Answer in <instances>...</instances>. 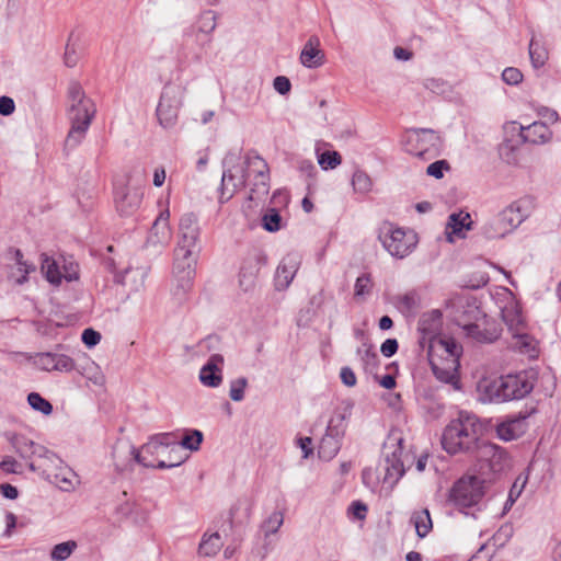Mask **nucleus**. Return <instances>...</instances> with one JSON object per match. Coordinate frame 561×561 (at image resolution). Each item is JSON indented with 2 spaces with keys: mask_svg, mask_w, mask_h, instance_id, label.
<instances>
[{
  "mask_svg": "<svg viewBox=\"0 0 561 561\" xmlns=\"http://www.w3.org/2000/svg\"><path fill=\"white\" fill-rule=\"evenodd\" d=\"M465 317L461 325L467 336L480 343H492L500 337L501 330L476 304L468 305Z\"/></svg>",
  "mask_w": 561,
  "mask_h": 561,
  "instance_id": "obj_10",
  "label": "nucleus"
},
{
  "mask_svg": "<svg viewBox=\"0 0 561 561\" xmlns=\"http://www.w3.org/2000/svg\"><path fill=\"white\" fill-rule=\"evenodd\" d=\"M147 270L145 267L127 268L118 275L119 282L126 286H130L134 290H139L145 283Z\"/></svg>",
  "mask_w": 561,
  "mask_h": 561,
  "instance_id": "obj_31",
  "label": "nucleus"
},
{
  "mask_svg": "<svg viewBox=\"0 0 561 561\" xmlns=\"http://www.w3.org/2000/svg\"><path fill=\"white\" fill-rule=\"evenodd\" d=\"M270 180L267 162L255 153H247V182L251 186L249 198L263 201L270 193Z\"/></svg>",
  "mask_w": 561,
  "mask_h": 561,
  "instance_id": "obj_13",
  "label": "nucleus"
},
{
  "mask_svg": "<svg viewBox=\"0 0 561 561\" xmlns=\"http://www.w3.org/2000/svg\"><path fill=\"white\" fill-rule=\"evenodd\" d=\"M531 202L520 198L511 203L496 216L486 221L482 228L488 239L504 238L513 232L530 214Z\"/></svg>",
  "mask_w": 561,
  "mask_h": 561,
  "instance_id": "obj_6",
  "label": "nucleus"
},
{
  "mask_svg": "<svg viewBox=\"0 0 561 561\" xmlns=\"http://www.w3.org/2000/svg\"><path fill=\"white\" fill-rule=\"evenodd\" d=\"M300 62L307 68H318L324 62V53L320 49V39L311 36L300 53Z\"/></svg>",
  "mask_w": 561,
  "mask_h": 561,
  "instance_id": "obj_27",
  "label": "nucleus"
},
{
  "mask_svg": "<svg viewBox=\"0 0 561 561\" xmlns=\"http://www.w3.org/2000/svg\"><path fill=\"white\" fill-rule=\"evenodd\" d=\"M474 278L469 280V286L471 288H480L488 284L489 275L484 272H478L474 275Z\"/></svg>",
  "mask_w": 561,
  "mask_h": 561,
  "instance_id": "obj_64",
  "label": "nucleus"
},
{
  "mask_svg": "<svg viewBox=\"0 0 561 561\" xmlns=\"http://www.w3.org/2000/svg\"><path fill=\"white\" fill-rule=\"evenodd\" d=\"M520 137L524 142L531 145H545L552 139V131L543 122H534L527 126H520Z\"/></svg>",
  "mask_w": 561,
  "mask_h": 561,
  "instance_id": "obj_25",
  "label": "nucleus"
},
{
  "mask_svg": "<svg viewBox=\"0 0 561 561\" xmlns=\"http://www.w3.org/2000/svg\"><path fill=\"white\" fill-rule=\"evenodd\" d=\"M371 288V279L369 275H362L356 279L354 290L356 297H362L367 295Z\"/></svg>",
  "mask_w": 561,
  "mask_h": 561,
  "instance_id": "obj_51",
  "label": "nucleus"
},
{
  "mask_svg": "<svg viewBox=\"0 0 561 561\" xmlns=\"http://www.w3.org/2000/svg\"><path fill=\"white\" fill-rule=\"evenodd\" d=\"M340 448L341 440L324 434L320 442L318 454L320 458L331 460L339 453Z\"/></svg>",
  "mask_w": 561,
  "mask_h": 561,
  "instance_id": "obj_36",
  "label": "nucleus"
},
{
  "mask_svg": "<svg viewBox=\"0 0 561 561\" xmlns=\"http://www.w3.org/2000/svg\"><path fill=\"white\" fill-rule=\"evenodd\" d=\"M124 444H127V443L126 442L117 443L113 449V460H114L115 467L118 471L131 469L133 463L137 462L136 458L129 459L125 454L119 455V453H117L118 448L121 446H123Z\"/></svg>",
  "mask_w": 561,
  "mask_h": 561,
  "instance_id": "obj_45",
  "label": "nucleus"
},
{
  "mask_svg": "<svg viewBox=\"0 0 561 561\" xmlns=\"http://www.w3.org/2000/svg\"><path fill=\"white\" fill-rule=\"evenodd\" d=\"M32 364L43 371L69 373L76 368L73 359L66 354L38 353L31 357Z\"/></svg>",
  "mask_w": 561,
  "mask_h": 561,
  "instance_id": "obj_17",
  "label": "nucleus"
},
{
  "mask_svg": "<svg viewBox=\"0 0 561 561\" xmlns=\"http://www.w3.org/2000/svg\"><path fill=\"white\" fill-rule=\"evenodd\" d=\"M428 344V360L432 370L437 379L443 382L450 383L458 390L459 377V358L462 347L453 337H431Z\"/></svg>",
  "mask_w": 561,
  "mask_h": 561,
  "instance_id": "obj_3",
  "label": "nucleus"
},
{
  "mask_svg": "<svg viewBox=\"0 0 561 561\" xmlns=\"http://www.w3.org/2000/svg\"><path fill=\"white\" fill-rule=\"evenodd\" d=\"M529 56L535 68H540L546 64L547 53L540 47L536 46L533 42L529 45Z\"/></svg>",
  "mask_w": 561,
  "mask_h": 561,
  "instance_id": "obj_49",
  "label": "nucleus"
},
{
  "mask_svg": "<svg viewBox=\"0 0 561 561\" xmlns=\"http://www.w3.org/2000/svg\"><path fill=\"white\" fill-rule=\"evenodd\" d=\"M443 314L434 309L422 314L419 320V331L422 334L421 344L430 343L431 337H439L437 333L442 329Z\"/></svg>",
  "mask_w": 561,
  "mask_h": 561,
  "instance_id": "obj_26",
  "label": "nucleus"
},
{
  "mask_svg": "<svg viewBox=\"0 0 561 561\" xmlns=\"http://www.w3.org/2000/svg\"><path fill=\"white\" fill-rule=\"evenodd\" d=\"M185 92L186 88L180 83L172 82L163 87L156 108V116L162 128L170 129L176 125Z\"/></svg>",
  "mask_w": 561,
  "mask_h": 561,
  "instance_id": "obj_9",
  "label": "nucleus"
},
{
  "mask_svg": "<svg viewBox=\"0 0 561 561\" xmlns=\"http://www.w3.org/2000/svg\"><path fill=\"white\" fill-rule=\"evenodd\" d=\"M170 210L164 208L160 211L158 217L152 224L147 243L156 248H164L169 244L172 238V230L170 227Z\"/></svg>",
  "mask_w": 561,
  "mask_h": 561,
  "instance_id": "obj_20",
  "label": "nucleus"
},
{
  "mask_svg": "<svg viewBox=\"0 0 561 561\" xmlns=\"http://www.w3.org/2000/svg\"><path fill=\"white\" fill-rule=\"evenodd\" d=\"M403 439L400 435L391 434L383 445L385 459L380 463L382 483L393 486L404 473V460L402 459Z\"/></svg>",
  "mask_w": 561,
  "mask_h": 561,
  "instance_id": "obj_12",
  "label": "nucleus"
},
{
  "mask_svg": "<svg viewBox=\"0 0 561 561\" xmlns=\"http://www.w3.org/2000/svg\"><path fill=\"white\" fill-rule=\"evenodd\" d=\"M219 345H220L219 339L217 336L210 335V336H207L206 339L202 340L198 343V348L203 354H205V353H211V352L218 351Z\"/></svg>",
  "mask_w": 561,
  "mask_h": 561,
  "instance_id": "obj_53",
  "label": "nucleus"
},
{
  "mask_svg": "<svg viewBox=\"0 0 561 561\" xmlns=\"http://www.w3.org/2000/svg\"><path fill=\"white\" fill-rule=\"evenodd\" d=\"M78 371L96 386H102L105 381L99 365L90 358L85 359L84 364L78 368Z\"/></svg>",
  "mask_w": 561,
  "mask_h": 561,
  "instance_id": "obj_34",
  "label": "nucleus"
},
{
  "mask_svg": "<svg viewBox=\"0 0 561 561\" xmlns=\"http://www.w3.org/2000/svg\"><path fill=\"white\" fill-rule=\"evenodd\" d=\"M471 227L472 220L469 213H453L449 215L445 228L446 240L453 243L456 241V239L465 238L467 231L471 230Z\"/></svg>",
  "mask_w": 561,
  "mask_h": 561,
  "instance_id": "obj_24",
  "label": "nucleus"
},
{
  "mask_svg": "<svg viewBox=\"0 0 561 561\" xmlns=\"http://www.w3.org/2000/svg\"><path fill=\"white\" fill-rule=\"evenodd\" d=\"M201 229L197 217L187 213L179 222V236L173 257V277L178 295H184L193 287L198 254Z\"/></svg>",
  "mask_w": 561,
  "mask_h": 561,
  "instance_id": "obj_2",
  "label": "nucleus"
},
{
  "mask_svg": "<svg viewBox=\"0 0 561 561\" xmlns=\"http://www.w3.org/2000/svg\"><path fill=\"white\" fill-rule=\"evenodd\" d=\"M378 239L391 256L400 260L410 255L419 242L413 230L396 227L390 222L380 226Z\"/></svg>",
  "mask_w": 561,
  "mask_h": 561,
  "instance_id": "obj_7",
  "label": "nucleus"
},
{
  "mask_svg": "<svg viewBox=\"0 0 561 561\" xmlns=\"http://www.w3.org/2000/svg\"><path fill=\"white\" fill-rule=\"evenodd\" d=\"M284 523V516L280 512H273L263 524L265 536L276 534Z\"/></svg>",
  "mask_w": 561,
  "mask_h": 561,
  "instance_id": "obj_46",
  "label": "nucleus"
},
{
  "mask_svg": "<svg viewBox=\"0 0 561 561\" xmlns=\"http://www.w3.org/2000/svg\"><path fill=\"white\" fill-rule=\"evenodd\" d=\"M502 79L511 85L518 84L523 81V73L519 69L514 67L505 68L502 72Z\"/></svg>",
  "mask_w": 561,
  "mask_h": 561,
  "instance_id": "obj_52",
  "label": "nucleus"
},
{
  "mask_svg": "<svg viewBox=\"0 0 561 561\" xmlns=\"http://www.w3.org/2000/svg\"><path fill=\"white\" fill-rule=\"evenodd\" d=\"M449 169V164L445 160H438L433 163H431L427 167V174L435 178V179H442L444 176V171Z\"/></svg>",
  "mask_w": 561,
  "mask_h": 561,
  "instance_id": "obj_54",
  "label": "nucleus"
},
{
  "mask_svg": "<svg viewBox=\"0 0 561 561\" xmlns=\"http://www.w3.org/2000/svg\"><path fill=\"white\" fill-rule=\"evenodd\" d=\"M483 496V481L477 477H463L451 489L450 500L466 515L477 518Z\"/></svg>",
  "mask_w": 561,
  "mask_h": 561,
  "instance_id": "obj_8",
  "label": "nucleus"
},
{
  "mask_svg": "<svg viewBox=\"0 0 561 561\" xmlns=\"http://www.w3.org/2000/svg\"><path fill=\"white\" fill-rule=\"evenodd\" d=\"M316 152H317L318 164L324 171L333 170L342 163V157L335 150H327V151L320 152L319 148H317Z\"/></svg>",
  "mask_w": 561,
  "mask_h": 561,
  "instance_id": "obj_37",
  "label": "nucleus"
},
{
  "mask_svg": "<svg viewBox=\"0 0 561 561\" xmlns=\"http://www.w3.org/2000/svg\"><path fill=\"white\" fill-rule=\"evenodd\" d=\"M298 169L308 178H314L317 174V169L310 160H300L298 163Z\"/></svg>",
  "mask_w": 561,
  "mask_h": 561,
  "instance_id": "obj_62",
  "label": "nucleus"
},
{
  "mask_svg": "<svg viewBox=\"0 0 561 561\" xmlns=\"http://www.w3.org/2000/svg\"><path fill=\"white\" fill-rule=\"evenodd\" d=\"M176 451L178 444L172 440L170 434L164 433L152 436L140 449L135 448L131 444H124L117 453L125 454L129 459L136 458L137 463L146 468L167 469L178 467L184 461L183 457L165 460L167 453Z\"/></svg>",
  "mask_w": 561,
  "mask_h": 561,
  "instance_id": "obj_4",
  "label": "nucleus"
},
{
  "mask_svg": "<svg viewBox=\"0 0 561 561\" xmlns=\"http://www.w3.org/2000/svg\"><path fill=\"white\" fill-rule=\"evenodd\" d=\"M247 183V154L229 153L224 160L220 203L228 202Z\"/></svg>",
  "mask_w": 561,
  "mask_h": 561,
  "instance_id": "obj_11",
  "label": "nucleus"
},
{
  "mask_svg": "<svg viewBox=\"0 0 561 561\" xmlns=\"http://www.w3.org/2000/svg\"><path fill=\"white\" fill-rule=\"evenodd\" d=\"M526 430V417H514L500 423L496 426V434L500 439L510 442L520 437Z\"/></svg>",
  "mask_w": 561,
  "mask_h": 561,
  "instance_id": "obj_28",
  "label": "nucleus"
},
{
  "mask_svg": "<svg viewBox=\"0 0 561 561\" xmlns=\"http://www.w3.org/2000/svg\"><path fill=\"white\" fill-rule=\"evenodd\" d=\"M217 26V14L213 10H206L199 14L195 25L193 26V33L195 43L201 49H206L213 42V32Z\"/></svg>",
  "mask_w": 561,
  "mask_h": 561,
  "instance_id": "obj_18",
  "label": "nucleus"
},
{
  "mask_svg": "<svg viewBox=\"0 0 561 561\" xmlns=\"http://www.w3.org/2000/svg\"><path fill=\"white\" fill-rule=\"evenodd\" d=\"M497 304L501 310L502 320L510 332L522 330L527 325L519 302L510 289H501V293H499Z\"/></svg>",
  "mask_w": 561,
  "mask_h": 561,
  "instance_id": "obj_16",
  "label": "nucleus"
},
{
  "mask_svg": "<svg viewBox=\"0 0 561 561\" xmlns=\"http://www.w3.org/2000/svg\"><path fill=\"white\" fill-rule=\"evenodd\" d=\"M348 512L354 518L363 520L366 518L367 506L360 501H355L351 504Z\"/></svg>",
  "mask_w": 561,
  "mask_h": 561,
  "instance_id": "obj_56",
  "label": "nucleus"
},
{
  "mask_svg": "<svg viewBox=\"0 0 561 561\" xmlns=\"http://www.w3.org/2000/svg\"><path fill=\"white\" fill-rule=\"evenodd\" d=\"M513 346L520 353L527 354L530 357L537 355V341L528 334L527 325L522 330L512 331Z\"/></svg>",
  "mask_w": 561,
  "mask_h": 561,
  "instance_id": "obj_30",
  "label": "nucleus"
},
{
  "mask_svg": "<svg viewBox=\"0 0 561 561\" xmlns=\"http://www.w3.org/2000/svg\"><path fill=\"white\" fill-rule=\"evenodd\" d=\"M224 547V541L218 531H205L198 543L197 553L203 558H214Z\"/></svg>",
  "mask_w": 561,
  "mask_h": 561,
  "instance_id": "obj_29",
  "label": "nucleus"
},
{
  "mask_svg": "<svg viewBox=\"0 0 561 561\" xmlns=\"http://www.w3.org/2000/svg\"><path fill=\"white\" fill-rule=\"evenodd\" d=\"M68 95L70 129L66 137L65 145L67 148L72 149L83 141L96 113V108L93 101L85 96L81 85L77 82H72L69 85Z\"/></svg>",
  "mask_w": 561,
  "mask_h": 561,
  "instance_id": "obj_5",
  "label": "nucleus"
},
{
  "mask_svg": "<svg viewBox=\"0 0 561 561\" xmlns=\"http://www.w3.org/2000/svg\"><path fill=\"white\" fill-rule=\"evenodd\" d=\"M78 59H79L78 45L73 41L72 36H70L69 42L66 46L65 62L68 67H73L77 65Z\"/></svg>",
  "mask_w": 561,
  "mask_h": 561,
  "instance_id": "obj_50",
  "label": "nucleus"
},
{
  "mask_svg": "<svg viewBox=\"0 0 561 561\" xmlns=\"http://www.w3.org/2000/svg\"><path fill=\"white\" fill-rule=\"evenodd\" d=\"M15 110L14 101L9 96H0V114L3 116L11 115Z\"/></svg>",
  "mask_w": 561,
  "mask_h": 561,
  "instance_id": "obj_60",
  "label": "nucleus"
},
{
  "mask_svg": "<svg viewBox=\"0 0 561 561\" xmlns=\"http://www.w3.org/2000/svg\"><path fill=\"white\" fill-rule=\"evenodd\" d=\"M15 260H16V265H18V270L20 273L23 274V278L25 279V276L33 272L35 270L34 265L32 264H28L26 261L23 260V254L21 253L20 250H18L15 252Z\"/></svg>",
  "mask_w": 561,
  "mask_h": 561,
  "instance_id": "obj_59",
  "label": "nucleus"
},
{
  "mask_svg": "<svg viewBox=\"0 0 561 561\" xmlns=\"http://www.w3.org/2000/svg\"><path fill=\"white\" fill-rule=\"evenodd\" d=\"M518 376H519L520 382H518L519 392L517 393V396H520V398H523V397H525L526 394H528L533 390L534 385L527 378L526 375H522L520 374Z\"/></svg>",
  "mask_w": 561,
  "mask_h": 561,
  "instance_id": "obj_63",
  "label": "nucleus"
},
{
  "mask_svg": "<svg viewBox=\"0 0 561 561\" xmlns=\"http://www.w3.org/2000/svg\"><path fill=\"white\" fill-rule=\"evenodd\" d=\"M202 442L203 433L198 430H194L184 435L180 445L190 450H198Z\"/></svg>",
  "mask_w": 561,
  "mask_h": 561,
  "instance_id": "obj_47",
  "label": "nucleus"
},
{
  "mask_svg": "<svg viewBox=\"0 0 561 561\" xmlns=\"http://www.w3.org/2000/svg\"><path fill=\"white\" fill-rule=\"evenodd\" d=\"M81 340L88 347H93L100 343L101 334L93 329H85L82 332Z\"/></svg>",
  "mask_w": 561,
  "mask_h": 561,
  "instance_id": "obj_55",
  "label": "nucleus"
},
{
  "mask_svg": "<svg viewBox=\"0 0 561 561\" xmlns=\"http://www.w3.org/2000/svg\"><path fill=\"white\" fill-rule=\"evenodd\" d=\"M41 270L45 275V278L54 285L60 284L61 279L65 278L68 282L78 278L77 265L70 263L69 266H64V272L60 271L57 262L48 256L47 254H42L41 256Z\"/></svg>",
  "mask_w": 561,
  "mask_h": 561,
  "instance_id": "obj_19",
  "label": "nucleus"
},
{
  "mask_svg": "<svg viewBox=\"0 0 561 561\" xmlns=\"http://www.w3.org/2000/svg\"><path fill=\"white\" fill-rule=\"evenodd\" d=\"M340 378L344 386L354 387L357 382V378L353 369L348 366L342 367L340 370Z\"/></svg>",
  "mask_w": 561,
  "mask_h": 561,
  "instance_id": "obj_57",
  "label": "nucleus"
},
{
  "mask_svg": "<svg viewBox=\"0 0 561 561\" xmlns=\"http://www.w3.org/2000/svg\"><path fill=\"white\" fill-rule=\"evenodd\" d=\"M262 226L270 232H276L282 228V217L275 208H268L262 217Z\"/></svg>",
  "mask_w": 561,
  "mask_h": 561,
  "instance_id": "obj_42",
  "label": "nucleus"
},
{
  "mask_svg": "<svg viewBox=\"0 0 561 561\" xmlns=\"http://www.w3.org/2000/svg\"><path fill=\"white\" fill-rule=\"evenodd\" d=\"M27 402L33 410L44 415H49L53 412V405L37 392H31L27 396Z\"/></svg>",
  "mask_w": 561,
  "mask_h": 561,
  "instance_id": "obj_44",
  "label": "nucleus"
},
{
  "mask_svg": "<svg viewBox=\"0 0 561 561\" xmlns=\"http://www.w3.org/2000/svg\"><path fill=\"white\" fill-rule=\"evenodd\" d=\"M398 351V342L394 339H388L386 340L380 347V352L386 357H391L394 355Z\"/></svg>",
  "mask_w": 561,
  "mask_h": 561,
  "instance_id": "obj_61",
  "label": "nucleus"
},
{
  "mask_svg": "<svg viewBox=\"0 0 561 561\" xmlns=\"http://www.w3.org/2000/svg\"><path fill=\"white\" fill-rule=\"evenodd\" d=\"M439 145V136L430 129L410 130L405 135V151L419 158L432 159L436 157Z\"/></svg>",
  "mask_w": 561,
  "mask_h": 561,
  "instance_id": "obj_14",
  "label": "nucleus"
},
{
  "mask_svg": "<svg viewBox=\"0 0 561 561\" xmlns=\"http://www.w3.org/2000/svg\"><path fill=\"white\" fill-rule=\"evenodd\" d=\"M482 433L483 425L480 420L474 414L461 411L458 417L444 430L442 446L451 455L478 449L479 457L488 461L492 471H501L503 462L506 460V454L494 444L483 443L480 445L479 439Z\"/></svg>",
  "mask_w": 561,
  "mask_h": 561,
  "instance_id": "obj_1",
  "label": "nucleus"
},
{
  "mask_svg": "<svg viewBox=\"0 0 561 561\" xmlns=\"http://www.w3.org/2000/svg\"><path fill=\"white\" fill-rule=\"evenodd\" d=\"M300 264V256L296 253H289L283 257L275 273V287L277 290H284L289 287Z\"/></svg>",
  "mask_w": 561,
  "mask_h": 561,
  "instance_id": "obj_22",
  "label": "nucleus"
},
{
  "mask_svg": "<svg viewBox=\"0 0 561 561\" xmlns=\"http://www.w3.org/2000/svg\"><path fill=\"white\" fill-rule=\"evenodd\" d=\"M352 185L354 191L360 194H367L373 188V182L370 176L362 170H357L354 172L352 178Z\"/></svg>",
  "mask_w": 561,
  "mask_h": 561,
  "instance_id": "obj_39",
  "label": "nucleus"
},
{
  "mask_svg": "<svg viewBox=\"0 0 561 561\" xmlns=\"http://www.w3.org/2000/svg\"><path fill=\"white\" fill-rule=\"evenodd\" d=\"M144 192L141 186L131 183V176L117 182L114 188V203L121 216H131L140 207Z\"/></svg>",
  "mask_w": 561,
  "mask_h": 561,
  "instance_id": "obj_15",
  "label": "nucleus"
},
{
  "mask_svg": "<svg viewBox=\"0 0 561 561\" xmlns=\"http://www.w3.org/2000/svg\"><path fill=\"white\" fill-rule=\"evenodd\" d=\"M346 431L345 415L337 414L328 424L325 434L342 440Z\"/></svg>",
  "mask_w": 561,
  "mask_h": 561,
  "instance_id": "obj_40",
  "label": "nucleus"
},
{
  "mask_svg": "<svg viewBox=\"0 0 561 561\" xmlns=\"http://www.w3.org/2000/svg\"><path fill=\"white\" fill-rule=\"evenodd\" d=\"M273 87L279 94L285 95L290 91L291 83L287 77L278 76L274 79Z\"/></svg>",
  "mask_w": 561,
  "mask_h": 561,
  "instance_id": "obj_58",
  "label": "nucleus"
},
{
  "mask_svg": "<svg viewBox=\"0 0 561 561\" xmlns=\"http://www.w3.org/2000/svg\"><path fill=\"white\" fill-rule=\"evenodd\" d=\"M76 548L77 542L72 540L58 543L53 548L50 558L54 561H65L71 556Z\"/></svg>",
  "mask_w": 561,
  "mask_h": 561,
  "instance_id": "obj_43",
  "label": "nucleus"
},
{
  "mask_svg": "<svg viewBox=\"0 0 561 561\" xmlns=\"http://www.w3.org/2000/svg\"><path fill=\"white\" fill-rule=\"evenodd\" d=\"M502 377H483L477 383L479 401L483 403L504 402Z\"/></svg>",
  "mask_w": 561,
  "mask_h": 561,
  "instance_id": "obj_23",
  "label": "nucleus"
},
{
  "mask_svg": "<svg viewBox=\"0 0 561 561\" xmlns=\"http://www.w3.org/2000/svg\"><path fill=\"white\" fill-rule=\"evenodd\" d=\"M357 355L359 356L363 368L366 371L371 373L378 367L379 357L371 345L363 344L357 348Z\"/></svg>",
  "mask_w": 561,
  "mask_h": 561,
  "instance_id": "obj_35",
  "label": "nucleus"
},
{
  "mask_svg": "<svg viewBox=\"0 0 561 561\" xmlns=\"http://www.w3.org/2000/svg\"><path fill=\"white\" fill-rule=\"evenodd\" d=\"M248 385L245 378H238L231 381L229 396L232 401L239 402L244 398V389Z\"/></svg>",
  "mask_w": 561,
  "mask_h": 561,
  "instance_id": "obj_48",
  "label": "nucleus"
},
{
  "mask_svg": "<svg viewBox=\"0 0 561 561\" xmlns=\"http://www.w3.org/2000/svg\"><path fill=\"white\" fill-rule=\"evenodd\" d=\"M518 382H520L519 376L507 375L502 377L504 392L502 397L505 401L520 399V396H517L519 392Z\"/></svg>",
  "mask_w": 561,
  "mask_h": 561,
  "instance_id": "obj_38",
  "label": "nucleus"
},
{
  "mask_svg": "<svg viewBox=\"0 0 561 561\" xmlns=\"http://www.w3.org/2000/svg\"><path fill=\"white\" fill-rule=\"evenodd\" d=\"M256 283V271L252 266H243L239 275V286L244 293L254 289Z\"/></svg>",
  "mask_w": 561,
  "mask_h": 561,
  "instance_id": "obj_41",
  "label": "nucleus"
},
{
  "mask_svg": "<svg viewBox=\"0 0 561 561\" xmlns=\"http://www.w3.org/2000/svg\"><path fill=\"white\" fill-rule=\"evenodd\" d=\"M224 356L219 353H213L207 363L199 369L198 378L203 386L217 388L222 383Z\"/></svg>",
  "mask_w": 561,
  "mask_h": 561,
  "instance_id": "obj_21",
  "label": "nucleus"
},
{
  "mask_svg": "<svg viewBox=\"0 0 561 561\" xmlns=\"http://www.w3.org/2000/svg\"><path fill=\"white\" fill-rule=\"evenodd\" d=\"M54 483L60 490L70 492L79 484V478L70 468L62 467L54 474Z\"/></svg>",
  "mask_w": 561,
  "mask_h": 561,
  "instance_id": "obj_32",
  "label": "nucleus"
},
{
  "mask_svg": "<svg viewBox=\"0 0 561 561\" xmlns=\"http://www.w3.org/2000/svg\"><path fill=\"white\" fill-rule=\"evenodd\" d=\"M411 523L420 538L426 537L433 528L431 515L426 508L414 512L411 516Z\"/></svg>",
  "mask_w": 561,
  "mask_h": 561,
  "instance_id": "obj_33",
  "label": "nucleus"
}]
</instances>
